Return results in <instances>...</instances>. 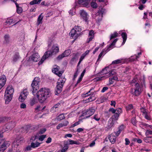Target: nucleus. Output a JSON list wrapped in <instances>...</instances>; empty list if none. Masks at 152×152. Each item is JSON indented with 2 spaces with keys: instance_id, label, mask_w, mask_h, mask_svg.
<instances>
[{
  "instance_id": "f257e3e1",
  "label": "nucleus",
  "mask_w": 152,
  "mask_h": 152,
  "mask_svg": "<svg viewBox=\"0 0 152 152\" xmlns=\"http://www.w3.org/2000/svg\"><path fill=\"white\" fill-rule=\"evenodd\" d=\"M51 95L50 90L48 89L42 88L37 93V96L40 103H43Z\"/></svg>"
},
{
  "instance_id": "f03ea898",
  "label": "nucleus",
  "mask_w": 152,
  "mask_h": 152,
  "mask_svg": "<svg viewBox=\"0 0 152 152\" xmlns=\"http://www.w3.org/2000/svg\"><path fill=\"white\" fill-rule=\"evenodd\" d=\"M116 72L115 69H113L110 71L108 67H105L102 69V71L100 72L99 74L103 76L99 77H96L95 79L97 81L102 80L106 79L110 76L116 74Z\"/></svg>"
},
{
  "instance_id": "7ed1b4c3",
  "label": "nucleus",
  "mask_w": 152,
  "mask_h": 152,
  "mask_svg": "<svg viewBox=\"0 0 152 152\" xmlns=\"http://www.w3.org/2000/svg\"><path fill=\"white\" fill-rule=\"evenodd\" d=\"M59 51L58 47L55 45H53L51 51H48L45 52L44 55L42 56L41 60L39 62V65L42 64L44 61L49 56L53 54H55Z\"/></svg>"
},
{
  "instance_id": "20e7f679",
  "label": "nucleus",
  "mask_w": 152,
  "mask_h": 152,
  "mask_svg": "<svg viewBox=\"0 0 152 152\" xmlns=\"http://www.w3.org/2000/svg\"><path fill=\"white\" fill-rule=\"evenodd\" d=\"M81 31V29L80 26H76L70 31L69 35L71 38L75 40L81 35L80 33Z\"/></svg>"
},
{
  "instance_id": "39448f33",
  "label": "nucleus",
  "mask_w": 152,
  "mask_h": 152,
  "mask_svg": "<svg viewBox=\"0 0 152 152\" xmlns=\"http://www.w3.org/2000/svg\"><path fill=\"white\" fill-rule=\"evenodd\" d=\"M66 79L64 77H60L58 79L56 84V91L57 94H60L62 91L64 85L66 81Z\"/></svg>"
},
{
  "instance_id": "423d86ee",
  "label": "nucleus",
  "mask_w": 152,
  "mask_h": 152,
  "mask_svg": "<svg viewBox=\"0 0 152 152\" xmlns=\"http://www.w3.org/2000/svg\"><path fill=\"white\" fill-rule=\"evenodd\" d=\"M40 81V79L39 77H36L33 80L31 84V86L32 88L33 93L36 92V91L39 89V83Z\"/></svg>"
},
{
  "instance_id": "0eeeda50",
  "label": "nucleus",
  "mask_w": 152,
  "mask_h": 152,
  "mask_svg": "<svg viewBox=\"0 0 152 152\" xmlns=\"http://www.w3.org/2000/svg\"><path fill=\"white\" fill-rule=\"evenodd\" d=\"M105 11V10L101 8L99 9L98 11L95 15H93V18L95 19L96 21L99 22L101 20L102 15Z\"/></svg>"
},
{
  "instance_id": "6e6552de",
  "label": "nucleus",
  "mask_w": 152,
  "mask_h": 152,
  "mask_svg": "<svg viewBox=\"0 0 152 152\" xmlns=\"http://www.w3.org/2000/svg\"><path fill=\"white\" fill-rule=\"evenodd\" d=\"M9 142L2 140L0 141V151L4 152L7 147L9 146Z\"/></svg>"
},
{
  "instance_id": "1a4fd4ad",
  "label": "nucleus",
  "mask_w": 152,
  "mask_h": 152,
  "mask_svg": "<svg viewBox=\"0 0 152 152\" xmlns=\"http://www.w3.org/2000/svg\"><path fill=\"white\" fill-rule=\"evenodd\" d=\"M94 89L93 88H91L90 90L88 92L86 93L85 94L86 96L85 97H86L88 96L89 95H90L91 96L88 99H87L86 101L87 102H91L93 100H94L95 99V98L94 97L95 95L96 94V92H92L90 93L91 91Z\"/></svg>"
},
{
  "instance_id": "9d476101",
  "label": "nucleus",
  "mask_w": 152,
  "mask_h": 152,
  "mask_svg": "<svg viewBox=\"0 0 152 152\" xmlns=\"http://www.w3.org/2000/svg\"><path fill=\"white\" fill-rule=\"evenodd\" d=\"M28 94V92L27 91L26 88L23 90L20 94V96L18 98L19 100L21 102H23L24 100L26 98Z\"/></svg>"
},
{
  "instance_id": "9b49d317",
  "label": "nucleus",
  "mask_w": 152,
  "mask_h": 152,
  "mask_svg": "<svg viewBox=\"0 0 152 152\" xmlns=\"http://www.w3.org/2000/svg\"><path fill=\"white\" fill-rule=\"evenodd\" d=\"M95 112V109L92 107L90 108L88 110L83 113V116H85L86 118H87L93 115Z\"/></svg>"
},
{
  "instance_id": "f8f14e48",
  "label": "nucleus",
  "mask_w": 152,
  "mask_h": 152,
  "mask_svg": "<svg viewBox=\"0 0 152 152\" xmlns=\"http://www.w3.org/2000/svg\"><path fill=\"white\" fill-rule=\"evenodd\" d=\"M131 93L136 96H138L141 93V88L140 86L135 87V89H132Z\"/></svg>"
},
{
  "instance_id": "ddd939ff",
  "label": "nucleus",
  "mask_w": 152,
  "mask_h": 152,
  "mask_svg": "<svg viewBox=\"0 0 152 152\" xmlns=\"http://www.w3.org/2000/svg\"><path fill=\"white\" fill-rule=\"evenodd\" d=\"M80 17L86 22H87L88 19V15L87 13L83 10H80Z\"/></svg>"
},
{
  "instance_id": "4468645a",
  "label": "nucleus",
  "mask_w": 152,
  "mask_h": 152,
  "mask_svg": "<svg viewBox=\"0 0 152 152\" xmlns=\"http://www.w3.org/2000/svg\"><path fill=\"white\" fill-rule=\"evenodd\" d=\"M15 121H12L9 122L5 125L6 127H5L6 128L8 131L11 130L14 128L15 126Z\"/></svg>"
},
{
  "instance_id": "2eb2a0df",
  "label": "nucleus",
  "mask_w": 152,
  "mask_h": 152,
  "mask_svg": "<svg viewBox=\"0 0 152 152\" xmlns=\"http://www.w3.org/2000/svg\"><path fill=\"white\" fill-rule=\"evenodd\" d=\"M55 66H56V67H54L53 68L52 70V72L59 77H60L61 76L63 72L62 71H59V67L56 65Z\"/></svg>"
},
{
  "instance_id": "dca6fc26",
  "label": "nucleus",
  "mask_w": 152,
  "mask_h": 152,
  "mask_svg": "<svg viewBox=\"0 0 152 152\" xmlns=\"http://www.w3.org/2000/svg\"><path fill=\"white\" fill-rule=\"evenodd\" d=\"M12 97V95L5 94L4 99L5 100V103L8 104L11 100Z\"/></svg>"
},
{
  "instance_id": "f3484780",
  "label": "nucleus",
  "mask_w": 152,
  "mask_h": 152,
  "mask_svg": "<svg viewBox=\"0 0 152 152\" xmlns=\"http://www.w3.org/2000/svg\"><path fill=\"white\" fill-rule=\"evenodd\" d=\"M14 92V89L12 86H8L5 91V94L12 95Z\"/></svg>"
},
{
  "instance_id": "a211bd4d",
  "label": "nucleus",
  "mask_w": 152,
  "mask_h": 152,
  "mask_svg": "<svg viewBox=\"0 0 152 152\" xmlns=\"http://www.w3.org/2000/svg\"><path fill=\"white\" fill-rule=\"evenodd\" d=\"M94 33L93 30H91L90 31L89 33V38L88 39L87 42L89 43V42L91 41L94 37Z\"/></svg>"
},
{
  "instance_id": "6ab92c4d",
  "label": "nucleus",
  "mask_w": 152,
  "mask_h": 152,
  "mask_svg": "<svg viewBox=\"0 0 152 152\" xmlns=\"http://www.w3.org/2000/svg\"><path fill=\"white\" fill-rule=\"evenodd\" d=\"M114 119L110 118L108 121L107 128L110 129L112 128L114 125Z\"/></svg>"
},
{
  "instance_id": "aec40b11",
  "label": "nucleus",
  "mask_w": 152,
  "mask_h": 152,
  "mask_svg": "<svg viewBox=\"0 0 152 152\" xmlns=\"http://www.w3.org/2000/svg\"><path fill=\"white\" fill-rule=\"evenodd\" d=\"M116 138V137L113 133L111 134L109 136V139L110 141L112 144L114 143L115 142Z\"/></svg>"
},
{
  "instance_id": "412c9836",
  "label": "nucleus",
  "mask_w": 152,
  "mask_h": 152,
  "mask_svg": "<svg viewBox=\"0 0 152 152\" xmlns=\"http://www.w3.org/2000/svg\"><path fill=\"white\" fill-rule=\"evenodd\" d=\"M69 122L67 121H65L63 123L57 125L56 126V129H59L61 127L66 126L69 124Z\"/></svg>"
},
{
  "instance_id": "4be33fe9",
  "label": "nucleus",
  "mask_w": 152,
  "mask_h": 152,
  "mask_svg": "<svg viewBox=\"0 0 152 152\" xmlns=\"http://www.w3.org/2000/svg\"><path fill=\"white\" fill-rule=\"evenodd\" d=\"M39 56L37 53L34 54L32 56L31 59L34 62H37L39 60Z\"/></svg>"
},
{
  "instance_id": "5701e85b",
  "label": "nucleus",
  "mask_w": 152,
  "mask_h": 152,
  "mask_svg": "<svg viewBox=\"0 0 152 152\" xmlns=\"http://www.w3.org/2000/svg\"><path fill=\"white\" fill-rule=\"evenodd\" d=\"M37 102L38 100L37 99L36 97H34L30 99V104L31 106H32L37 103Z\"/></svg>"
},
{
  "instance_id": "b1692460",
  "label": "nucleus",
  "mask_w": 152,
  "mask_h": 152,
  "mask_svg": "<svg viewBox=\"0 0 152 152\" xmlns=\"http://www.w3.org/2000/svg\"><path fill=\"white\" fill-rule=\"evenodd\" d=\"M42 13H41V14L38 16L37 22V25L38 26H39L40 24L42 23V20L43 17V16L42 15Z\"/></svg>"
},
{
  "instance_id": "393cba45",
  "label": "nucleus",
  "mask_w": 152,
  "mask_h": 152,
  "mask_svg": "<svg viewBox=\"0 0 152 152\" xmlns=\"http://www.w3.org/2000/svg\"><path fill=\"white\" fill-rule=\"evenodd\" d=\"M69 145L68 141L64 142V147L61 149L64 152H66L69 148L68 145Z\"/></svg>"
},
{
  "instance_id": "a878e982",
  "label": "nucleus",
  "mask_w": 152,
  "mask_h": 152,
  "mask_svg": "<svg viewBox=\"0 0 152 152\" xmlns=\"http://www.w3.org/2000/svg\"><path fill=\"white\" fill-rule=\"evenodd\" d=\"M17 7V12L19 14H20L23 12V9L22 8L18 6V4L16 3H15Z\"/></svg>"
},
{
  "instance_id": "bb28decb",
  "label": "nucleus",
  "mask_w": 152,
  "mask_h": 152,
  "mask_svg": "<svg viewBox=\"0 0 152 152\" xmlns=\"http://www.w3.org/2000/svg\"><path fill=\"white\" fill-rule=\"evenodd\" d=\"M6 81V76L4 75H3L0 78V83L4 86L5 84Z\"/></svg>"
},
{
  "instance_id": "cd10ccee",
  "label": "nucleus",
  "mask_w": 152,
  "mask_h": 152,
  "mask_svg": "<svg viewBox=\"0 0 152 152\" xmlns=\"http://www.w3.org/2000/svg\"><path fill=\"white\" fill-rule=\"evenodd\" d=\"M137 79L136 78H134L131 81V83L132 85H134L135 87L139 86V84L137 82Z\"/></svg>"
},
{
  "instance_id": "c85d7f7f",
  "label": "nucleus",
  "mask_w": 152,
  "mask_h": 152,
  "mask_svg": "<svg viewBox=\"0 0 152 152\" xmlns=\"http://www.w3.org/2000/svg\"><path fill=\"white\" fill-rule=\"evenodd\" d=\"M19 57L20 56L18 53L15 54L13 57V60L12 62L13 63H14L18 61Z\"/></svg>"
},
{
  "instance_id": "c756f323",
  "label": "nucleus",
  "mask_w": 152,
  "mask_h": 152,
  "mask_svg": "<svg viewBox=\"0 0 152 152\" xmlns=\"http://www.w3.org/2000/svg\"><path fill=\"white\" fill-rule=\"evenodd\" d=\"M144 140L145 142L152 144V137H146Z\"/></svg>"
},
{
  "instance_id": "7c9ffc66",
  "label": "nucleus",
  "mask_w": 152,
  "mask_h": 152,
  "mask_svg": "<svg viewBox=\"0 0 152 152\" xmlns=\"http://www.w3.org/2000/svg\"><path fill=\"white\" fill-rule=\"evenodd\" d=\"M68 141H68V142H69V145H79L80 143L78 141L73 140H69Z\"/></svg>"
},
{
  "instance_id": "2f4dec72",
  "label": "nucleus",
  "mask_w": 152,
  "mask_h": 152,
  "mask_svg": "<svg viewBox=\"0 0 152 152\" xmlns=\"http://www.w3.org/2000/svg\"><path fill=\"white\" fill-rule=\"evenodd\" d=\"M42 0H33L30 2L29 4L31 5H33L35 4H39Z\"/></svg>"
},
{
  "instance_id": "473e14b6",
  "label": "nucleus",
  "mask_w": 152,
  "mask_h": 152,
  "mask_svg": "<svg viewBox=\"0 0 152 152\" xmlns=\"http://www.w3.org/2000/svg\"><path fill=\"white\" fill-rule=\"evenodd\" d=\"M5 43L8 44L10 42V36L8 34L5 35L4 36Z\"/></svg>"
},
{
  "instance_id": "72a5a7b5",
  "label": "nucleus",
  "mask_w": 152,
  "mask_h": 152,
  "mask_svg": "<svg viewBox=\"0 0 152 152\" xmlns=\"http://www.w3.org/2000/svg\"><path fill=\"white\" fill-rule=\"evenodd\" d=\"M65 118L64 114H62L59 115L56 117V119L58 120L61 121Z\"/></svg>"
},
{
  "instance_id": "f704fd0d",
  "label": "nucleus",
  "mask_w": 152,
  "mask_h": 152,
  "mask_svg": "<svg viewBox=\"0 0 152 152\" xmlns=\"http://www.w3.org/2000/svg\"><path fill=\"white\" fill-rule=\"evenodd\" d=\"M139 56H137L136 55H134L133 56H131L129 58V60L131 61H135L136 59L139 58Z\"/></svg>"
},
{
  "instance_id": "c9c22d12",
  "label": "nucleus",
  "mask_w": 152,
  "mask_h": 152,
  "mask_svg": "<svg viewBox=\"0 0 152 152\" xmlns=\"http://www.w3.org/2000/svg\"><path fill=\"white\" fill-rule=\"evenodd\" d=\"M40 144V143L38 142H37L36 143L32 142L31 143V145L32 148H35L38 147Z\"/></svg>"
},
{
  "instance_id": "e433bc0d",
  "label": "nucleus",
  "mask_w": 152,
  "mask_h": 152,
  "mask_svg": "<svg viewBox=\"0 0 152 152\" xmlns=\"http://www.w3.org/2000/svg\"><path fill=\"white\" fill-rule=\"evenodd\" d=\"M60 105V103H58L54 105V106L51 108V110L56 111L57 110L56 109Z\"/></svg>"
},
{
  "instance_id": "4c0bfd02",
  "label": "nucleus",
  "mask_w": 152,
  "mask_h": 152,
  "mask_svg": "<svg viewBox=\"0 0 152 152\" xmlns=\"http://www.w3.org/2000/svg\"><path fill=\"white\" fill-rule=\"evenodd\" d=\"M122 59H117L114 61H113L112 62V64H118L120 63H121L122 62Z\"/></svg>"
},
{
  "instance_id": "58836bf2",
  "label": "nucleus",
  "mask_w": 152,
  "mask_h": 152,
  "mask_svg": "<svg viewBox=\"0 0 152 152\" xmlns=\"http://www.w3.org/2000/svg\"><path fill=\"white\" fill-rule=\"evenodd\" d=\"M13 20L12 19H8L5 22V24H9L10 25L11 23H13Z\"/></svg>"
},
{
  "instance_id": "ea45409f",
  "label": "nucleus",
  "mask_w": 152,
  "mask_h": 152,
  "mask_svg": "<svg viewBox=\"0 0 152 152\" xmlns=\"http://www.w3.org/2000/svg\"><path fill=\"white\" fill-rule=\"evenodd\" d=\"M107 52L105 49L103 50L99 54L98 58V60L100 59L103 55H104Z\"/></svg>"
},
{
  "instance_id": "a19ab883",
  "label": "nucleus",
  "mask_w": 152,
  "mask_h": 152,
  "mask_svg": "<svg viewBox=\"0 0 152 152\" xmlns=\"http://www.w3.org/2000/svg\"><path fill=\"white\" fill-rule=\"evenodd\" d=\"M118 34L116 32H115L113 34H111L110 37V39L114 38L118 36Z\"/></svg>"
},
{
  "instance_id": "79ce46f5",
  "label": "nucleus",
  "mask_w": 152,
  "mask_h": 152,
  "mask_svg": "<svg viewBox=\"0 0 152 152\" xmlns=\"http://www.w3.org/2000/svg\"><path fill=\"white\" fill-rule=\"evenodd\" d=\"M5 127V126H4L0 128V132H1V133H3L8 131L7 129H6V128Z\"/></svg>"
},
{
  "instance_id": "37998d69",
  "label": "nucleus",
  "mask_w": 152,
  "mask_h": 152,
  "mask_svg": "<svg viewBox=\"0 0 152 152\" xmlns=\"http://www.w3.org/2000/svg\"><path fill=\"white\" fill-rule=\"evenodd\" d=\"M70 51L69 50H67L65 51L63 53L65 57L67 56L70 54Z\"/></svg>"
},
{
  "instance_id": "c03bdc74",
  "label": "nucleus",
  "mask_w": 152,
  "mask_h": 152,
  "mask_svg": "<svg viewBox=\"0 0 152 152\" xmlns=\"http://www.w3.org/2000/svg\"><path fill=\"white\" fill-rule=\"evenodd\" d=\"M119 116V115L118 114H117V113H115V114L112 116V118H113L114 121L115 122V121L117 120Z\"/></svg>"
},
{
  "instance_id": "a18cd8bd",
  "label": "nucleus",
  "mask_w": 152,
  "mask_h": 152,
  "mask_svg": "<svg viewBox=\"0 0 152 152\" xmlns=\"http://www.w3.org/2000/svg\"><path fill=\"white\" fill-rule=\"evenodd\" d=\"M91 7L93 8H96L97 7V4L94 1H93L91 2Z\"/></svg>"
},
{
  "instance_id": "49530a36",
  "label": "nucleus",
  "mask_w": 152,
  "mask_h": 152,
  "mask_svg": "<svg viewBox=\"0 0 152 152\" xmlns=\"http://www.w3.org/2000/svg\"><path fill=\"white\" fill-rule=\"evenodd\" d=\"M133 106L132 104H130L128 106H126V110L127 111L129 110L133 109Z\"/></svg>"
},
{
  "instance_id": "de8ad7c7",
  "label": "nucleus",
  "mask_w": 152,
  "mask_h": 152,
  "mask_svg": "<svg viewBox=\"0 0 152 152\" xmlns=\"http://www.w3.org/2000/svg\"><path fill=\"white\" fill-rule=\"evenodd\" d=\"M93 118L97 121H99L100 119V117L98 115H95L94 116Z\"/></svg>"
},
{
  "instance_id": "09e8293b",
  "label": "nucleus",
  "mask_w": 152,
  "mask_h": 152,
  "mask_svg": "<svg viewBox=\"0 0 152 152\" xmlns=\"http://www.w3.org/2000/svg\"><path fill=\"white\" fill-rule=\"evenodd\" d=\"M131 122L134 125H135L137 123L135 117H133L131 120Z\"/></svg>"
},
{
  "instance_id": "8fccbe9b",
  "label": "nucleus",
  "mask_w": 152,
  "mask_h": 152,
  "mask_svg": "<svg viewBox=\"0 0 152 152\" xmlns=\"http://www.w3.org/2000/svg\"><path fill=\"white\" fill-rule=\"evenodd\" d=\"M87 0H79V3L80 4H84L86 3Z\"/></svg>"
},
{
  "instance_id": "3c124183",
  "label": "nucleus",
  "mask_w": 152,
  "mask_h": 152,
  "mask_svg": "<svg viewBox=\"0 0 152 152\" xmlns=\"http://www.w3.org/2000/svg\"><path fill=\"white\" fill-rule=\"evenodd\" d=\"M46 135H42L40 136L39 138V139L41 141H43L44 139L46 137Z\"/></svg>"
},
{
  "instance_id": "603ef678",
  "label": "nucleus",
  "mask_w": 152,
  "mask_h": 152,
  "mask_svg": "<svg viewBox=\"0 0 152 152\" xmlns=\"http://www.w3.org/2000/svg\"><path fill=\"white\" fill-rule=\"evenodd\" d=\"M46 131V129L45 128L41 129L39 131V134H43Z\"/></svg>"
},
{
  "instance_id": "864d4df0",
  "label": "nucleus",
  "mask_w": 152,
  "mask_h": 152,
  "mask_svg": "<svg viewBox=\"0 0 152 152\" xmlns=\"http://www.w3.org/2000/svg\"><path fill=\"white\" fill-rule=\"evenodd\" d=\"M121 36L123 39H126L127 38V35L126 33L122 32L121 34Z\"/></svg>"
},
{
  "instance_id": "5fc2aeb1",
  "label": "nucleus",
  "mask_w": 152,
  "mask_h": 152,
  "mask_svg": "<svg viewBox=\"0 0 152 152\" xmlns=\"http://www.w3.org/2000/svg\"><path fill=\"white\" fill-rule=\"evenodd\" d=\"M115 110L116 112L115 113H117V114H118L119 115L122 113V109L121 108H118Z\"/></svg>"
},
{
  "instance_id": "6e6d98bb",
  "label": "nucleus",
  "mask_w": 152,
  "mask_h": 152,
  "mask_svg": "<svg viewBox=\"0 0 152 152\" xmlns=\"http://www.w3.org/2000/svg\"><path fill=\"white\" fill-rule=\"evenodd\" d=\"M65 57L64 55L63 54V53H62L61 55H59L57 57V59L58 60H60L61 59H62L63 58Z\"/></svg>"
},
{
  "instance_id": "4d7b16f0",
  "label": "nucleus",
  "mask_w": 152,
  "mask_h": 152,
  "mask_svg": "<svg viewBox=\"0 0 152 152\" xmlns=\"http://www.w3.org/2000/svg\"><path fill=\"white\" fill-rule=\"evenodd\" d=\"M145 134L147 136H148L149 134H152V131L147 130L145 132Z\"/></svg>"
},
{
  "instance_id": "13d9d810",
  "label": "nucleus",
  "mask_w": 152,
  "mask_h": 152,
  "mask_svg": "<svg viewBox=\"0 0 152 152\" xmlns=\"http://www.w3.org/2000/svg\"><path fill=\"white\" fill-rule=\"evenodd\" d=\"M124 126L123 125H121L119 127L118 130L121 132L124 129Z\"/></svg>"
},
{
  "instance_id": "bf43d9fd",
  "label": "nucleus",
  "mask_w": 152,
  "mask_h": 152,
  "mask_svg": "<svg viewBox=\"0 0 152 152\" xmlns=\"http://www.w3.org/2000/svg\"><path fill=\"white\" fill-rule=\"evenodd\" d=\"M114 46V45H112V44H111L110 45L107 47V49L105 50H106L107 52H108L110 50V49L113 48Z\"/></svg>"
},
{
  "instance_id": "052dcab7",
  "label": "nucleus",
  "mask_w": 152,
  "mask_h": 152,
  "mask_svg": "<svg viewBox=\"0 0 152 152\" xmlns=\"http://www.w3.org/2000/svg\"><path fill=\"white\" fill-rule=\"evenodd\" d=\"M143 115L144 116L145 118L147 120H149L151 119L150 116H149L147 114V113H146L145 114H144V115Z\"/></svg>"
},
{
  "instance_id": "680f3d73",
  "label": "nucleus",
  "mask_w": 152,
  "mask_h": 152,
  "mask_svg": "<svg viewBox=\"0 0 152 152\" xmlns=\"http://www.w3.org/2000/svg\"><path fill=\"white\" fill-rule=\"evenodd\" d=\"M109 112H111L113 113H115L116 110L113 108H110L108 110Z\"/></svg>"
},
{
  "instance_id": "e2e57ef3",
  "label": "nucleus",
  "mask_w": 152,
  "mask_h": 152,
  "mask_svg": "<svg viewBox=\"0 0 152 152\" xmlns=\"http://www.w3.org/2000/svg\"><path fill=\"white\" fill-rule=\"evenodd\" d=\"M125 144L126 145H128L130 143V141L129 139L128 138H126L125 139Z\"/></svg>"
},
{
  "instance_id": "0e129e2a",
  "label": "nucleus",
  "mask_w": 152,
  "mask_h": 152,
  "mask_svg": "<svg viewBox=\"0 0 152 152\" xmlns=\"http://www.w3.org/2000/svg\"><path fill=\"white\" fill-rule=\"evenodd\" d=\"M31 148V146L28 145L26 148V149H25V151H26L30 150Z\"/></svg>"
},
{
  "instance_id": "69168bd1",
  "label": "nucleus",
  "mask_w": 152,
  "mask_h": 152,
  "mask_svg": "<svg viewBox=\"0 0 152 152\" xmlns=\"http://www.w3.org/2000/svg\"><path fill=\"white\" fill-rule=\"evenodd\" d=\"M82 78L83 77H80L79 78V79H78L77 82L76 84L75 85V86H76L77 84L81 82V81L82 80Z\"/></svg>"
},
{
  "instance_id": "338daca9",
  "label": "nucleus",
  "mask_w": 152,
  "mask_h": 152,
  "mask_svg": "<svg viewBox=\"0 0 152 152\" xmlns=\"http://www.w3.org/2000/svg\"><path fill=\"white\" fill-rule=\"evenodd\" d=\"M121 132L119 130L117 132H114L113 133V134H115L116 136H118V135L120 134Z\"/></svg>"
},
{
  "instance_id": "774afa93",
  "label": "nucleus",
  "mask_w": 152,
  "mask_h": 152,
  "mask_svg": "<svg viewBox=\"0 0 152 152\" xmlns=\"http://www.w3.org/2000/svg\"><path fill=\"white\" fill-rule=\"evenodd\" d=\"M20 107L21 108L24 109L26 107V105L25 104L22 103L20 104Z\"/></svg>"
}]
</instances>
